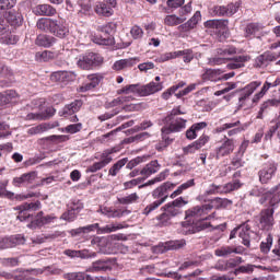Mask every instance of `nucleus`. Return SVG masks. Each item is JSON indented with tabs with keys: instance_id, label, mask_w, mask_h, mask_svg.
<instances>
[{
	"instance_id": "nucleus-42",
	"label": "nucleus",
	"mask_w": 280,
	"mask_h": 280,
	"mask_svg": "<svg viewBox=\"0 0 280 280\" xmlns=\"http://www.w3.org/2000/svg\"><path fill=\"white\" fill-rule=\"evenodd\" d=\"M280 104V86L272 91V100H269L262 104L261 109L268 108V106H279Z\"/></svg>"
},
{
	"instance_id": "nucleus-60",
	"label": "nucleus",
	"mask_w": 280,
	"mask_h": 280,
	"mask_svg": "<svg viewBox=\"0 0 280 280\" xmlns=\"http://www.w3.org/2000/svg\"><path fill=\"white\" fill-rule=\"evenodd\" d=\"M77 218L78 214L69 208L68 211L61 214L60 220H65L66 222H74Z\"/></svg>"
},
{
	"instance_id": "nucleus-22",
	"label": "nucleus",
	"mask_w": 280,
	"mask_h": 280,
	"mask_svg": "<svg viewBox=\"0 0 280 280\" xmlns=\"http://www.w3.org/2000/svg\"><path fill=\"white\" fill-rule=\"evenodd\" d=\"M259 86H261V82L254 81V82H250L249 84H247L243 89L241 96L238 98L240 108H242V106H244V103L246 102V100H248L250 97L252 93H255V91H257V89H259Z\"/></svg>"
},
{
	"instance_id": "nucleus-40",
	"label": "nucleus",
	"mask_w": 280,
	"mask_h": 280,
	"mask_svg": "<svg viewBox=\"0 0 280 280\" xmlns=\"http://www.w3.org/2000/svg\"><path fill=\"white\" fill-rule=\"evenodd\" d=\"M90 82L83 83L80 88L81 93H86V91H92V89H95L97 84H100V79L95 74L89 75Z\"/></svg>"
},
{
	"instance_id": "nucleus-6",
	"label": "nucleus",
	"mask_w": 280,
	"mask_h": 280,
	"mask_svg": "<svg viewBox=\"0 0 280 280\" xmlns=\"http://www.w3.org/2000/svg\"><path fill=\"white\" fill-rule=\"evenodd\" d=\"M117 265V258H101L92 262L88 272H110Z\"/></svg>"
},
{
	"instance_id": "nucleus-4",
	"label": "nucleus",
	"mask_w": 280,
	"mask_h": 280,
	"mask_svg": "<svg viewBox=\"0 0 280 280\" xmlns=\"http://www.w3.org/2000/svg\"><path fill=\"white\" fill-rule=\"evenodd\" d=\"M187 205V201L183 197H178L173 202H168L163 207L164 212L158 217V220L162 222V224L167 225V223L172 220V218H176V215L180 214L183 207Z\"/></svg>"
},
{
	"instance_id": "nucleus-16",
	"label": "nucleus",
	"mask_w": 280,
	"mask_h": 280,
	"mask_svg": "<svg viewBox=\"0 0 280 280\" xmlns=\"http://www.w3.org/2000/svg\"><path fill=\"white\" fill-rule=\"evenodd\" d=\"M82 101L77 100L68 105H66L61 113L62 117H70V121L75 122L78 121V116H75V113H79L82 108Z\"/></svg>"
},
{
	"instance_id": "nucleus-27",
	"label": "nucleus",
	"mask_w": 280,
	"mask_h": 280,
	"mask_svg": "<svg viewBox=\"0 0 280 280\" xmlns=\"http://www.w3.org/2000/svg\"><path fill=\"white\" fill-rule=\"evenodd\" d=\"M210 218H215V213L210 214L209 217H203L194 221L192 224V233H200V231H206V229H211V223L207 222Z\"/></svg>"
},
{
	"instance_id": "nucleus-62",
	"label": "nucleus",
	"mask_w": 280,
	"mask_h": 280,
	"mask_svg": "<svg viewBox=\"0 0 280 280\" xmlns=\"http://www.w3.org/2000/svg\"><path fill=\"white\" fill-rule=\"evenodd\" d=\"M69 208L78 215V213L84 209V203L80 200H73Z\"/></svg>"
},
{
	"instance_id": "nucleus-43",
	"label": "nucleus",
	"mask_w": 280,
	"mask_h": 280,
	"mask_svg": "<svg viewBox=\"0 0 280 280\" xmlns=\"http://www.w3.org/2000/svg\"><path fill=\"white\" fill-rule=\"evenodd\" d=\"M128 163V158H124L121 160H118L108 171L109 176H117L119 172H121V168L126 166Z\"/></svg>"
},
{
	"instance_id": "nucleus-7",
	"label": "nucleus",
	"mask_w": 280,
	"mask_h": 280,
	"mask_svg": "<svg viewBox=\"0 0 280 280\" xmlns=\"http://www.w3.org/2000/svg\"><path fill=\"white\" fill-rule=\"evenodd\" d=\"M213 209V205L207 203L203 206H196L186 211V220L191 224L209 214Z\"/></svg>"
},
{
	"instance_id": "nucleus-39",
	"label": "nucleus",
	"mask_w": 280,
	"mask_h": 280,
	"mask_svg": "<svg viewBox=\"0 0 280 280\" xmlns=\"http://www.w3.org/2000/svg\"><path fill=\"white\" fill-rule=\"evenodd\" d=\"M276 60L275 56L270 52H264L262 55L258 56L255 60L256 67H267L268 62H272Z\"/></svg>"
},
{
	"instance_id": "nucleus-12",
	"label": "nucleus",
	"mask_w": 280,
	"mask_h": 280,
	"mask_svg": "<svg viewBox=\"0 0 280 280\" xmlns=\"http://www.w3.org/2000/svg\"><path fill=\"white\" fill-rule=\"evenodd\" d=\"M115 152H117L115 148L105 150L101 155V161L92 164L88 168V172H91V174H95V172L104 170V167H106V165H108V163L113 161V156H110V154H115Z\"/></svg>"
},
{
	"instance_id": "nucleus-25",
	"label": "nucleus",
	"mask_w": 280,
	"mask_h": 280,
	"mask_svg": "<svg viewBox=\"0 0 280 280\" xmlns=\"http://www.w3.org/2000/svg\"><path fill=\"white\" fill-rule=\"evenodd\" d=\"M209 143V136L202 135L198 140L195 142L188 144L184 148L185 154H194V152L200 150L201 148H205Z\"/></svg>"
},
{
	"instance_id": "nucleus-32",
	"label": "nucleus",
	"mask_w": 280,
	"mask_h": 280,
	"mask_svg": "<svg viewBox=\"0 0 280 280\" xmlns=\"http://www.w3.org/2000/svg\"><path fill=\"white\" fill-rule=\"evenodd\" d=\"M54 115H56V109H54V108H47L44 114H40V113H36V114L31 113V114H27L26 119H27V120L35 119V120H37V121H45V120L49 119L50 117H54Z\"/></svg>"
},
{
	"instance_id": "nucleus-59",
	"label": "nucleus",
	"mask_w": 280,
	"mask_h": 280,
	"mask_svg": "<svg viewBox=\"0 0 280 280\" xmlns=\"http://www.w3.org/2000/svg\"><path fill=\"white\" fill-rule=\"evenodd\" d=\"M212 16H228L226 5H214L210 9Z\"/></svg>"
},
{
	"instance_id": "nucleus-36",
	"label": "nucleus",
	"mask_w": 280,
	"mask_h": 280,
	"mask_svg": "<svg viewBox=\"0 0 280 280\" xmlns=\"http://www.w3.org/2000/svg\"><path fill=\"white\" fill-rule=\"evenodd\" d=\"M35 44L38 45V47H51L56 45V37L51 35H38Z\"/></svg>"
},
{
	"instance_id": "nucleus-3",
	"label": "nucleus",
	"mask_w": 280,
	"mask_h": 280,
	"mask_svg": "<svg viewBox=\"0 0 280 280\" xmlns=\"http://www.w3.org/2000/svg\"><path fill=\"white\" fill-rule=\"evenodd\" d=\"M159 91H163V83H156L154 81L141 85V84H130L120 90V93H125L126 95L130 93H135L140 97H148V95H154V93H159Z\"/></svg>"
},
{
	"instance_id": "nucleus-21",
	"label": "nucleus",
	"mask_w": 280,
	"mask_h": 280,
	"mask_svg": "<svg viewBox=\"0 0 280 280\" xmlns=\"http://www.w3.org/2000/svg\"><path fill=\"white\" fill-rule=\"evenodd\" d=\"M164 132H180L187 128V120L176 117L165 122Z\"/></svg>"
},
{
	"instance_id": "nucleus-9",
	"label": "nucleus",
	"mask_w": 280,
	"mask_h": 280,
	"mask_svg": "<svg viewBox=\"0 0 280 280\" xmlns=\"http://www.w3.org/2000/svg\"><path fill=\"white\" fill-rule=\"evenodd\" d=\"M242 187V183L238 179L230 182L225 185H215L212 184L210 188L206 191L208 196H213L215 194H231V191H235Z\"/></svg>"
},
{
	"instance_id": "nucleus-37",
	"label": "nucleus",
	"mask_w": 280,
	"mask_h": 280,
	"mask_svg": "<svg viewBox=\"0 0 280 280\" xmlns=\"http://www.w3.org/2000/svg\"><path fill=\"white\" fill-rule=\"evenodd\" d=\"M261 30H264V26L259 23L247 24L245 27V38H253V36H257Z\"/></svg>"
},
{
	"instance_id": "nucleus-53",
	"label": "nucleus",
	"mask_w": 280,
	"mask_h": 280,
	"mask_svg": "<svg viewBox=\"0 0 280 280\" xmlns=\"http://www.w3.org/2000/svg\"><path fill=\"white\" fill-rule=\"evenodd\" d=\"M43 272H47V275H62V269L56 266L44 267L43 269H37V275H43Z\"/></svg>"
},
{
	"instance_id": "nucleus-64",
	"label": "nucleus",
	"mask_w": 280,
	"mask_h": 280,
	"mask_svg": "<svg viewBox=\"0 0 280 280\" xmlns=\"http://www.w3.org/2000/svg\"><path fill=\"white\" fill-rule=\"evenodd\" d=\"M225 8H226L228 16H233V14H236L237 10H240V3L237 2L230 3L225 5Z\"/></svg>"
},
{
	"instance_id": "nucleus-29",
	"label": "nucleus",
	"mask_w": 280,
	"mask_h": 280,
	"mask_svg": "<svg viewBox=\"0 0 280 280\" xmlns=\"http://www.w3.org/2000/svg\"><path fill=\"white\" fill-rule=\"evenodd\" d=\"M33 13L36 16H54L56 8L51 7V4H38L33 9Z\"/></svg>"
},
{
	"instance_id": "nucleus-18",
	"label": "nucleus",
	"mask_w": 280,
	"mask_h": 280,
	"mask_svg": "<svg viewBox=\"0 0 280 280\" xmlns=\"http://www.w3.org/2000/svg\"><path fill=\"white\" fill-rule=\"evenodd\" d=\"M78 74L73 71H57L50 77L52 82H59L60 84H69V82H75Z\"/></svg>"
},
{
	"instance_id": "nucleus-47",
	"label": "nucleus",
	"mask_w": 280,
	"mask_h": 280,
	"mask_svg": "<svg viewBox=\"0 0 280 280\" xmlns=\"http://www.w3.org/2000/svg\"><path fill=\"white\" fill-rule=\"evenodd\" d=\"M119 205H135V202H139V195L137 192H132L128 196L118 198Z\"/></svg>"
},
{
	"instance_id": "nucleus-57",
	"label": "nucleus",
	"mask_w": 280,
	"mask_h": 280,
	"mask_svg": "<svg viewBox=\"0 0 280 280\" xmlns=\"http://www.w3.org/2000/svg\"><path fill=\"white\" fill-rule=\"evenodd\" d=\"M67 279L69 280H93L91 275H86L84 272H72L67 275Z\"/></svg>"
},
{
	"instance_id": "nucleus-49",
	"label": "nucleus",
	"mask_w": 280,
	"mask_h": 280,
	"mask_svg": "<svg viewBox=\"0 0 280 280\" xmlns=\"http://www.w3.org/2000/svg\"><path fill=\"white\" fill-rule=\"evenodd\" d=\"M194 185H196V182L194 179L187 180L186 183L178 186V188L171 195V198H176V196H180L183 191L189 189V187H194Z\"/></svg>"
},
{
	"instance_id": "nucleus-58",
	"label": "nucleus",
	"mask_w": 280,
	"mask_h": 280,
	"mask_svg": "<svg viewBox=\"0 0 280 280\" xmlns=\"http://www.w3.org/2000/svg\"><path fill=\"white\" fill-rule=\"evenodd\" d=\"M241 124L242 122L240 120L232 121V122H225V124H223V125H221L220 127L217 128V132H224L225 130L240 128Z\"/></svg>"
},
{
	"instance_id": "nucleus-35",
	"label": "nucleus",
	"mask_w": 280,
	"mask_h": 280,
	"mask_svg": "<svg viewBox=\"0 0 280 280\" xmlns=\"http://www.w3.org/2000/svg\"><path fill=\"white\" fill-rule=\"evenodd\" d=\"M159 170H161V164H159L158 160H153L149 164H147L145 167H143V170L140 171V174L148 178V176H152V174H156Z\"/></svg>"
},
{
	"instance_id": "nucleus-19",
	"label": "nucleus",
	"mask_w": 280,
	"mask_h": 280,
	"mask_svg": "<svg viewBox=\"0 0 280 280\" xmlns=\"http://www.w3.org/2000/svg\"><path fill=\"white\" fill-rule=\"evenodd\" d=\"M50 34H52L57 38H67V36H69V26H67V24L62 20H52Z\"/></svg>"
},
{
	"instance_id": "nucleus-51",
	"label": "nucleus",
	"mask_w": 280,
	"mask_h": 280,
	"mask_svg": "<svg viewBox=\"0 0 280 280\" xmlns=\"http://www.w3.org/2000/svg\"><path fill=\"white\" fill-rule=\"evenodd\" d=\"M214 255L217 257H229L230 255H233V246L225 245L220 248H217L214 250Z\"/></svg>"
},
{
	"instance_id": "nucleus-46",
	"label": "nucleus",
	"mask_w": 280,
	"mask_h": 280,
	"mask_svg": "<svg viewBox=\"0 0 280 280\" xmlns=\"http://www.w3.org/2000/svg\"><path fill=\"white\" fill-rule=\"evenodd\" d=\"M180 56L183 57L184 62H186V65H189V62L194 60V50L191 49L177 50L176 58H180Z\"/></svg>"
},
{
	"instance_id": "nucleus-30",
	"label": "nucleus",
	"mask_w": 280,
	"mask_h": 280,
	"mask_svg": "<svg viewBox=\"0 0 280 280\" xmlns=\"http://www.w3.org/2000/svg\"><path fill=\"white\" fill-rule=\"evenodd\" d=\"M248 60H250V56L248 55L235 56L231 59V62L228 63V69H242L246 66V62H248Z\"/></svg>"
},
{
	"instance_id": "nucleus-56",
	"label": "nucleus",
	"mask_w": 280,
	"mask_h": 280,
	"mask_svg": "<svg viewBox=\"0 0 280 280\" xmlns=\"http://www.w3.org/2000/svg\"><path fill=\"white\" fill-rule=\"evenodd\" d=\"M217 54L218 56H222L223 58H226V56H234V54H237V49L233 46H229L225 48H218Z\"/></svg>"
},
{
	"instance_id": "nucleus-28",
	"label": "nucleus",
	"mask_w": 280,
	"mask_h": 280,
	"mask_svg": "<svg viewBox=\"0 0 280 280\" xmlns=\"http://www.w3.org/2000/svg\"><path fill=\"white\" fill-rule=\"evenodd\" d=\"M207 30H215L217 32H224L229 27V20H208L205 22Z\"/></svg>"
},
{
	"instance_id": "nucleus-8",
	"label": "nucleus",
	"mask_w": 280,
	"mask_h": 280,
	"mask_svg": "<svg viewBox=\"0 0 280 280\" xmlns=\"http://www.w3.org/2000/svg\"><path fill=\"white\" fill-rule=\"evenodd\" d=\"M98 31L101 32L100 35L94 36L93 43L96 45H105L110 46L115 44V39L110 34H113V24H106L104 26H100Z\"/></svg>"
},
{
	"instance_id": "nucleus-44",
	"label": "nucleus",
	"mask_w": 280,
	"mask_h": 280,
	"mask_svg": "<svg viewBox=\"0 0 280 280\" xmlns=\"http://www.w3.org/2000/svg\"><path fill=\"white\" fill-rule=\"evenodd\" d=\"M98 213L106 215L107 218H121L124 215V211L116 210L113 208L104 207L98 210Z\"/></svg>"
},
{
	"instance_id": "nucleus-52",
	"label": "nucleus",
	"mask_w": 280,
	"mask_h": 280,
	"mask_svg": "<svg viewBox=\"0 0 280 280\" xmlns=\"http://www.w3.org/2000/svg\"><path fill=\"white\" fill-rule=\"evenodd\" d=\"M0 198H14V192L8 190V182H0Z\"/></svg>"
},
{
	"instance_id": "nucleus-15",
	"label": "nucleus",
	"mask_w": 280,
	"mask_h": 280,
	"mask_svg": "<svg viewBox=\"0 0 280 280\" xmlns=\"http://www.w3.org/2000/svg\"><path fill=\"white\" fill-rule=\"evenodd\" d=\"M22 244H25V237L21 234L2 237L0 238V250L15 248V246H21Z\"/></svg>"
},
{
	"instance_id": "nucleus-14",
	"label": "nucleus",
	"mask_w": 280,
	"mask_h": 280,
	"mask_svg": "<svg viewBox=\"0 0 280 280\" xmlns=\"http://www.w3.org/2000/svg\"><path fill=\"white\" fill-rule=\"evenodd\" d=\"M240 229H242L238 234L242 240V244L247 248H250V233H253V231H250L249 224L244 223L240 228H235L233 231H231L230 240H235V235H237V231H240Z\"/></svg>"
},
{
	"instance_id": "nucleus-13",
	"label": "nucleus",
	"mask_w": 280,
	"mask_h": 280,
	"mask_svg": "<svg viewBox=\"0 0 280 280\" xmlns=\"http://www.w3.org/2000/svg\"><path fill=\"white\" fill-rule=\"evenodd\" d=\"M38 209H40V201H35L31 203L26 202L19 206L16 208V210L20 211L18 214V220H20V222H27V220L32 218V213H30V211H38Z\"/></svg>"
},
{
	"instance_id": "nucleus-11",
	"label": "nucleus",
	"mask_w": 280,
	"mask_h": 280,
	"mask_svg": "<svg viewBox=\"0 0 280 280\" xmlns=\"http://www.w3.org/2000/svg\"><path fill=\"white\" fill-rule=\"evenodd\" d=\"M180 18L176 15H167L164 20L165 25H170L174 27L175 25H180V23H185L187 21V14H191V2H188L179 10Z\"/></svg>"
},
{
	"instance_id": "nucleus-24",
	"label": "nucleus",
	"mask_w": 280,
	"mask_h": 280,
	"mask_svg": "<svg viewBox=\"0 0 280 280\" xmlns=\"http://www.w3.org/2000/svg\"><path fill=\"white\" fill-rule=\"evenodd\" d=\"M36 172L24 173L20 177H14L12 185L14 187H23V185H32L36 180Z\"/></svg>"
},
{
	"instance_id": "nucleus-34",
	"label": "nucleus",
	"mask_w": 280,
	"mask_h": 280,
	"mask_svg": "<svg viewBox=\"0 0 280 280\" xmlns=\"http://www.w3.org/2000/svg\"><path fill=\"white\" fill-rule=\"evenodd\" d=\"M94 12L98 16H113V8H110L105 1H97L94 7Z\"/></svg>"
},
{
	"instance_id": "nucleus-48",
	"label": "nucleus",
	"mask_w": 280,
	"mask_h": 280,
	"mask_svg": "<svg viewBox=\"0 0 280 280\" xmlns=\"http://www.w3.org/2000/svg\"><path fill=\"white\" fill-rule=\"evenodd\" d=\"M14 97H16V91L14 90H9L0 93V104H10V102H12Z\"/></svg>"
},
{
	"instance_id": "nucleus-38",
	"label": "nucleus",
	"mask_w": 280,
	"mask_h": 280,
	"mask_svg": "<svg viewBox=\"0 0 280 280\" xmlns=\"http://www.w3.org/2000/svg\"><path fill=\"white\" fill-rule=\"evenodd\" d=\"M185 246H187V241L185 240L168 241L164 244V250H180Z\"/></svg>"
},
{
	"instance_id": "nucleus-20",
	"label": "nucleus",
	"mask_w": 280,
	"mask_h": 280,
	"mask_svg": "<svg viewBox=\"0 0 280 280\" xmlns=\"http://www.w3.org/2000/svg\"><path fill=\"white\" fill-rule=\"evenodd\" d=\"M233 150H235V141H233V139H226L219 148L215 149V159H224V156L233 154Z\"/></svg>"
},
{
	"instance_id": "nucleus-10",
	"label": "nucleus",
	"mask_w": 280,
	"mask_h": 280,
	"mask_svg": "<svg viewBox=\"0 0 280 280\" xmlns=\"http://www.w3.org/2000/svg\"><path fill=\"white\" fill-rule=\"evenodd\" d=\"M278 164L275 162H268L262 165L261 170L258 172V178L261 185H268L275 178L277 174Z\"/></svg>"
},
{
	"instance_id": "nucleus-5",
	"label": "nucleus",
	"mask_w": 280,
	"mask_h": 280,
	"mask_svg": "<svg viewBox=\"0 0 280 280\" xmlns=\"http://www.w3.org/2000/svg\"><path fill=\"white\" fill-rule=\"evenodd\" d=\"M104 62V58L95 52H88L83 56H80L77 66L79 69H83L84 71H91L93 67H97Z\"/></svg>"
},
{
	"instance_id": "nucleus-41",
	"label": "nucleus",
	"mask_w": 280,
	"mask_h": 280,
	"mask_svg": "<svg viewBox=\"0 0 280 280\" xmlns=\"http://www.w3.org/2000/svg\"><path fill=\"white\" fill-rule=\"evenodd\" d=\"M52 24H54V19H47V18H40L36 23L37 30H40L42 32H51Z\"/></svg>"
},
{
	"instance_id": "nucleus-31",
	"label": "nucleus",
	"mask_w": 280,
	"mask_h": 280,
	"mask_svg": "<svg viewBox=\"0 0 280 280\" xmlns=\"http://www.w3.org/2000/svg\"><path fill=\"white\" fill-rule=\"evenodd\" d=\"M139 62V58H129V59H120L113 65L114 71H122V69H128L130 67H135Z\"/></svg>"
},
{
	"instance_id": "nucleus-63",
	"label": "nucleus",
	"mask_w": 280,
	"mask_h": 280,
	"mask_svg": "<svg viewBox=\"0 0 280 280\" xmlns=\"http://www.w3.org/2000/svg\"><path fill=\"white\" fill-rule=\"evenodd\" d=\"M176 58V51L173 52H164L159 56L158 61L167 62V60H174Z\"/></svg>"
},
{
	"instance_id": "nucleus-17",
	"label": "nucleus",
	"mask_w": 280,
	"mask_h": 280,
	"mask_svg": "<svg viewBox=\"0 0 280 280\" xmlns=\"http://www.w3.org/2000/svg\"><path fill=\"white\" fill-rule=\"evenodd\" d=\"M45 213L43 211H39L34 219H32L31 223L27 224L28 229H40L42 226H45V224H51L54 220H56V215L48 214L44 217Z\"/></svg>"
},
{
	"instance_id": "nucleus-54",
	"label": "nucleus",
	"mask_w": 280,
	"mask_h": 280,
	"mask_svg": "<svg viewBox=\"0 0 280 280\" xmlns=\"http://www.w3.org/2000/svg\"><path fill=\"white\" fill-rule=\"evenodd\" d=\"M120 229H124V226H121V224L119 225H105L104 228H100L97 229V233L98 235H104L107 233H115V231H119Z\"/></svg>"
},
{
	"instance_id": "nucleus-26",
	"label": "nucleus",
	"mask_w": 280,
	"mask_h": 280,
	"mask_svg": "<svg viewBox=\"0 0 280 280\" xmlns=\"http://www.w3.org/2000/svg\"><path fill=\"white\" fill-rule=\"evenodd\" d=\"M222 73L223 71L221 69H210L207 68L203 70L202 74H201V79L207 82H220V80H222Z\"/></svg>"
},
{
	"instance_id": "nucleus-2",
	"label": "nucleus",
	"mask_w": 280,
	"mask_h": 280,
	"mask_svg": "<svg viewBox=\"0 0 280 280\" xmlns=\"http://www.w3.org/2000/svg\"><path fill=\"white\" fill-rule=\"evenodd\" d=\"M175 187H176V185H174L170 182H166L162 186L154 189L152 192V196L155 201L148 205L143 209V211H142L143 215H150V213H152V211H156V208L161 207V205H163V202H165L167 200V198L170 197V194L167 191L174 189Z\"/></svg>"
},
{
	"instance_id": "nucleus-33",
	"label": "nucleus",
	"mask_w": 280,
	"mask_h": 280,
	"mask_svg": "<svg viewBox=\"0 0 280 280\" xmlns=\"http://www.w3.org/2000/svg\"><path fill=\"white\" fill-rule=\"evenodd\" d=\"M205 128H207V122L205 121L191 125V127L186 131V138H188L189 141H194V139L198 137V132L205 130Z\"/></svg>"
},
{
	"instance_id": "nucleus-55",
	"label": "nucleus",
	"mask_w": 280,
	"mask_h": 280,
	"mask_svg": "<svg viewBox=\"0 0 280 280\" xmlns=\"http://www.w3.org/2000/svg\"><path fill=\"white\" fill-rule=\"evenodd\" d=\"M270 248H272V235L268 234L266 241L260 243V250L265 255H268V253H270Z\"/></svg>"
},
{
	"instance_id": "nucleus-23",
	"label": "nucleus",
	"mask_w": 280,
	"mask_h": 280,
	"mask_svg": "<svg viewBox=\"0 0 280 280\" xmlns=\"http://www.w3.org/2000/svg\"><path fill=\"white\" fill-rule=\"evenodd\" d=\"M3 18L11 27H21L23 25V14L16 10L8 11Z\"/></svg>"
},
{
	"instance_id": "nucleus-1",
	"label": "nucleus",
	"mask_w": 280,
	"mask_h": 280,
	"mask_svg": "<svg viewBox=\"0 0 280 280\" xmlns=\"http://www.w3.org/2000/svg\"><path fill=\"white\" fill-rule=\"evenodd\" d=\"M264 200L269 201V207L262 209L258 214V229L270 232L275 229V209L280 202V184L264 194Z\"/></svg>"
},
{
	"instance_id": "nucleus-50",
	"label": "nucleus",
	"mask_w": 280,
	"mask_h": 280,
	"mask_svg": "<svg viewBox=\"0 0 280 280\" xmlns=\"http://www.w3.org/2000/svg\"><path fill=\"white\" fill-rule=\"evenodd\" d=\"M270 86H271V84H270V78H268V79L266 80V82L264 83V85H262L260 92H258L257 94H255V96H254V98H253V102H259L260 98L264 97V95H265L266 93H268V91H270V89H271Z\"/></svg>"
},
{
	"instance_id": "nucleus-45",
	"label": "nucleus",
	"mask_w": 280,
	"mask_h": 280,
	"mask_svg": "<svg viewBox=\"0 0 280 280\" xmlns=\"http://www.w3.org/2000/svg\"><path fill=\"white\" fill-rule=\"evenodd\" d=\"M100 229V223L90 224L86 226L78 228L71 231L72 235H81V233H92V231H97Z\"/></svg>"
},
{
	"instance_id": "nucleus-61",
	"label": "nucleus",
	"mask_w": 280,
	"mask_h": 280,
	"mask_svg": "<svg viewBox=\"0 0 280 280\" xmlns=\"http://www.w3.org/2000/svg\"><path fill=\"white\" fill-rule=\"evenodd\" d=\"M130 34L135 40H139V38H143V28L140 26L135 25L130 30Z\"/></svg>"
}]
</instances>
